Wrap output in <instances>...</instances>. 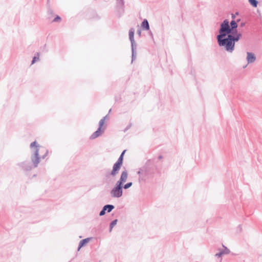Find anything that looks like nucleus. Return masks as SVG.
<instances>
[{
    "mask_svg": "<svg viewBox=\"0 0 262 262\" xmlns=\"http://www.w3.org/2000/svg\"><path fill=\"white\" fill-rule=\"evenodd\" d=\"M223 255V252L221 250L219 253L215 254V256L219 258L221 257Z\"/></svg>",
    "mask_w": 262,
    "mask_h": 262,
    "instance_id": "23",
    "label": "nucleus"
},
{
    "mask_svg": "<svg viewBox=\"0 0 262 262\" xmlns=\"http://www.w3.org/2000/svg\"><path fill=\"white\" fill-rule=\"evenodd\" d=\"M114 208H115V206L113 205H111V204L105 205L103 207L102 209L99 212V215L101 216L105 215L106 212L110 213Z\"/></svg>",
    "mask_w": 262,
    "mask_h": 262,
    "instance_id": "7",
    "label": "nucleus"
},
{
    "mask_svg": "<svg viewBox=\"0 0 262 262\" xmlns=\"http://www.w3.org/2000/svg\"><path fill=\"white\" fill-rule=\"evenodd\" d=\"M111 112V109L110 110L109 113Z\"/></svg>",
    "mask_w": 262,
    "mask_h": 262,
    "instance_id": "33",
    "label": "nucleus"
},
{
    "mask_svg": "<svg viewBox=\"0 0 262 262\" xmlns=\"http://www.w3.org/2000/svg\"><path fill=\"white\" fill-rule=\"evenodd\" d=\"M247 60L248 63H251L254 62L255 61L256 57L253 53L247 52Z\"/></svg>",
    "mask_w": 262,
    "mask_h": 262,
    "instance_id": "11",
    "label": "nucleus"
},
{
    "mask_svg": "<svg viewBox=\"0 0 262 262\" xmlns=\"http://www.w3.org/2000/svg\"><path fill=\"white\" fill-rule=\"evenodd\" d=\"M39 53L37 52L36 53L35 55L33 58L31 64H34L37 60H39Z\"/></svg>",
    "mask_w": 262,
    "mask_h": 262,
    "instance_id": "18",
    "label": "nucleus"
},
{
    "mask_svg": "<svg viewBox=\"0 0 262 262\" xmlns=\"http://www.w3.org/2000/svg\"><path fill=\"white\" fill-rule=\"evenodd\" d=\"M105 127L103 129H100V128H98L96 131H95L91 136L90 139H94L101 135H102L104 131Z\"/></svg>",
    "mask_w": 262,
    "mask_h": 262,
    "instance_id": "10",
    "label": "nucleus"
},
{
    "mask_svg": "<svg viewBox=\"0 0 262 262\" xmlns=\"http://www.w3.org/2000/svg\"><path fill=\"white\" fill-rule=\"evenodd\" d=\"M125 151V150H124L122 151L120 157H119L118 159L117 160V162L114 164L113 169L111 172V175L112 176H116L117 174H118L119 170L120 169L121 166L123 164V156Z\"/></svg>",
    "mask_w": 262,
    "mask_h": 262,
    "instance_id": "6",
    "label": "nucleus"
},
{
    "mask_svg": "<svg viewBox=\"0 0 262 262\" xmlns=\"http://www.w3.org/2000/svg\"><path fill=\"white\" fill-rule=\"evenodd\" d=\"M141 30H138L137 31V34H138L139 36H140V35H141Z\"/></svg>",
    "mask_w": 262,
    "mask_h": 262,
    "instance_id": "29",
    "label": "nucleus"
},
{
    "mask_svg": "<svg viewBox=\"0 0 262 262\" xmlns=\"http://www.w3.org/2000/svg\"><path fill=\"white\" fill-rule=\"evenodd\" d=\"M48 154V150H46L45 154L41 157L42 159H45Z\"/></svg>",
    "mask_w": 262,
    "mask_h": 262,
    "instance_id": "25",
    "label": "nucleus"
},
{
    "mask_svg": "<svg viewBox=\"0 0 262 262\" xmlns=\"http://www.w3.org/2000/svg\"><path fill=\"white\" fill-rule=\"evenodd\" d=\"M117 4L118 5H120L121 6H123L124 5V0H118L117 1Z\"/></svg>",
    "mask_w": 262,
    "mask_h": 262,
    "instance_id": "22",
    "label": "nucleus"
},
{
    "mask_svg": "<svg viewBox=\"0 0 262 262\" xmlns=\"http://www.w3.org/2000/svg\"><path fill=\"white\" fill-rule=\"evenodd\" d=\"M48 13L49 14L52 15L53 14V11L52 9L49 8L48 9Z\"/></svg>",
    "mask_w": 262,
    "mask_h": 262,
    "instance_id": "26",
    "label": "nucleus"
},
{
    "mask_svg": "<svg viewBox=\"0 0 262 262\" xmlns=\"http://www.w3.org/2000/svg\"><path fill=\"white\" fill-rule=\"evenodd\" d=\"M163 158V156L162 155H160L159 157H158V159L159 160H161Z\"/></svg>",
    "mask_w": 262,
    "mask_h": 262,
    "instance_id": "30",
    "label": "nucleus"
},
{
    "mask_svg": "<svg viewBox=\"0 0 262 262\" xmlns=\"http://www.w3.org/2000/svg\"><path fill=\"white\" fill-rule=\"evenodd\" d=\"M60 20H61V17L57 15L54 18V19L52 20V22H57V21H60Z\"/></svg>",
    "mask_w": 262,
    "mask_h": 262,
    "instance_id": "21",
    "label": "nucleus"
},
{
    "mask_svg": "<svg viewBox=\"0 0 262 262\" xmlns=\"http://www.w3.org/2000/svg\"><path fill=\"white\" fill-rule=\"evenodd\" d=\"M18 165L24 170L25 171H29L31 170L33 167H34V166H32L30 162L29 161H24L23 162L18 163Z\"/></svg>",
    "mask_w": 262,
    "mask_h": 262,
    "instance_id": "8",
    "label": "nucleus"
},
{
    "mask_svg": "<svg viewBox=\"0 0 262 262\" xmlns=\"http://www.w3.org/2000/svg\"><path fill=\"white\" fill-rule=\"evenodd\" d=\"M128 176V172L126 169L122 171L120 179L116 183L115 186L110 192L112 198H119L122 196L123 194V184L127 181Z\"/></svg>",
    "mask_w": 262,
    "mask_h": 262,
    "instance_id": "3",
    "label": "nucleus"
},
{
    "mask_svg": "<svg viewBox=\"0 0 262 262\" xmlns=\"http://www.w3.org/2000/svg\"><path fill=\"white\" fill-rule=\"evenodd\" d=\"M91 238L88 237L85 238L84 239H82L80 241L78 247V250L79 251L82 247L85 246L87 243L89 242V241L91 240Z\"/></svg>",
    "mask_w": 262,
    "mask_h": 262,
    "instance_id": "12",
    "label": "nucleus"
},
{
    "mask_svg": "<svg viewBox=\"0 0 262 262\" xmlns=\"http://www.w3.org/2000/svg\"><path fill=\"white\" fill-rule=\"evenodd\" d=\"M141 27L144 30H149V25L148 20L146 19H144L141 24Z\"/></svg>",
    "mask_w": 262,
    "mask_h": 262,
    "instance_id": "13",
    "label": "nucleus"
},
{
    "mask_svg": "<svg viewBox=\"0 0 262 262\" xmlns=\"http://www.w3.org/2000/svg\"><path fill=\"white\" fill-rule=\"evenodd\" d=\"M118 222V220L117 219H115L114 220V221H113L111 223H110V229H109V231L111 232L112 231V229L113 228H114V227L117 224V223Z\"/></svg>",
    "mask_w": 262,
    "mask_h": 262,
    "instance_id": "16",
    "label": "nucleus"
},
{
    "mask_svg": "<svg viewBox=\"0 0 262 262\" xmlns=\"http://www.w3.org/2000/svg\"><path fill=\"white\" fill-rule=\"evenodd\" d=\"M132 126V124H129L124 129V132H126L128 129H129Z\"/></svg>",
    "mask_w": 262,
    "mask_h": 262,
    "instance_id": "24",
    "label": "nucleus"
},
{
    "mask_svg": "<svg viewBox=\"0 0 262 262\" xmlns=\"http://www.w3.org/2000/svg\"><path fill=\"white\" fill-rule=\"evenodd\" d=\"M238 12H236L235 14H232V18L233 19V20L235 18V15H238Z\"/></svg>",
    "mask_w": 262,
    "mask_h": 262,
    "instance_id": "27",
    "label": "nucleus"
},
{
    "mask_svg": "<svg viewBox=\"0 0 262 262\" xmlns=\"http://www.w3.org/2000/svg\"><path fill=\"white\" fill-rule=\"evenodd\" d=\"M153 173L152 161L148 160L145 164L138 169L137 174L139 175V182H145Z\"/></svg>",
    "mask_w": 262,
    "mask_h": 262,
    "instance_id": "4",
    "label": "nucleus"
},
{
    "mask_svg": "<svg viewBox=\"0 0 262 262\" xmlns=\"http://www.w3.org/2000/svg\"><path fill=\"white\" fill-rule=\"evenodd\" d=\"M107 117V115H106L105 117H104L102 119H101L100 120V121L99 122V127L98 128H100V129H103L102 127L103 125H104L105 120Z\"/></svg>",
    "mask_w": 262,
    "mask_h": 262,
    "instance_id": "15",
    "label": "nucleus"
},
{
    "mask_svg": "<svg viewBox=\"0 0 262 262\" xmlns=\"http://www.w3.org/2000/svg\"><path fill=\"white\" fill-rule=\"evenodd\" d=\"M135 29L132 28L129 30V38L132 46H137L134 39Z\"/></svg>",
    "mask_w": 262,
    "mask_h": 262,
    "instance_id": "9",
    "label": "nucleus"
},
{
    "mask_svg": "<svg viewBox=\"0 0 262 262\" xmlns=\"http://www.w3.org/2000/svg\"><path fill=\"white\" fill-rule=\"evenodd\" d=\"M248 2L253 7L256 8L257 7L258 2L257 0H248Z\"/></svg>",
    "mask_w": 262,
    "mask_h": 262,
    "instance_id": "17",
    "label": "nucleus"
},
{
    "mask_svg": "<svg viewBox=\"0 0 262 262\" xmlns=\"http://www.w3.org/2000/svg\"><path fill=\"white\" fill-rule=\"evenodd\" d=\"M240 20V19H237L236 21L232 20L229 24L228 19H225L220 25V28L219 30V34L217 35L216 39L225 37L229 34L235 33L236 30H237V23Z\"/></svg>",
    "mask_w": 262,
    "mask_h": 262,
    "instance_id": "2",
    "label": "nucleus"
},
{
    "mask_svg": "<svg viewBox=\"0 0 262 262\" xmlns=\"http://www.w3.org/2000/svg\"><path fill=\"white\" fill-rule=\"evenodd\" d=\"M35 147L33 150V153L31 156V161L33 164L34 168L37 167L40 162V157L39 156V145H37L36 141L32 142L30 144V147Z\"/></svg>",
    "mask_w": 262,
    "mask_h": 262,
    "instance_id": "5",
    "label": "nucleus"
},
{
    "mask_svg": "<svg viewBox=\"0 0 262 262\" xmlns=\"http://www.w3.org/2000/svg\"><path fill=\"white\" fill-rule=\"evenodd\" d=\"M150 35L152 37H153L152 33L151 32H150Z\"/></svg>",
    "mask_w": 262,
    "mask_h": 262,
    "instance_id": "31",
    "label": "nucleus"
},
{
    "mask_svg": "<svg viewBox=\"0 0 262 262\" xmlns=\"http://www.w3.org/2000/svg\"><path fill=\"white\" fill-rule=\"evenodd\" d=\"M238 227H239V228H240L241 229H242V226H241V225L238 226Z\"/></svg>",
    "mask_w": 262,
    "mask_h": 262,
    "instance_id": "32",
    "label": "nucleus"
},
{
    "mask_svg": "<svg viewBox=\"0 0 262 262\" xmlns=\"http://www.w3.org/2000/svg\"><path fill=\"white\" fill-rule=\"evenodd\" d=\"M131 48H132V62H133L136 58V55H137V52H136L137 46H132Z\"/></svg>",
    "mask_w": 262,
    "mask_h": 262,
    "instance_id": "14",
    "label": "nucleus"
},
{
    "mask_svg": "<svg viewBox=\"0 0 262 262\" xmlns=\"http://www.w3.org/2000/svg\"><path fill=\"white\" fill-rule=\"evenodd\" d=\"M246 23L245 22H242L240 24V27H243L245 26Z\"/></svg>",
    "mask_w": 262,
    "mask_h": 262,
    "instance_id": "28",
    "label": "nucleus"
},
{
    "mask_svg": "<svg viewBox=\"0 0 262 262\" xmlns=\"http://www.w3.org/2000/svg\"><path fill=\"white\" fill-rule=\"evenodd\" d=\"M242 34L236 32L227 35L225 37L220 38L217 39L220 47H224L225 50L230 53H232L234 50L235 43L242 37Z\"/></svg>",
    "mask_w": 262,
    "mask_h": 262,
    "instance_id": "1",
    "label": "nucleus"
},
{
    "mask_svg": "<svg viewBox=\"0 0 262 262\" xmlns=\"http://www.w3.org/2000/svg\"><path fill=\"white\" fill-rule=\"evenodd\" d=\"M133 185V183L132 182H128L126 184H123V188H124V189H128L129 188H130Z\"/></svg>",
    "mask_w": 262,
    "mask_h": 262,
    "instance_id": "20",
    "label": "nucleus"
},
{
    "mask_svg": "<svg viewBox=\"0 0 262 262\" xmlns=\"http://www.w3.org/2000/svg\"><path fill=\"white\" fill-rule=\"evenodd\" d=\"M223 247L224 248V250H222L221 251L223 252V254H228L230 253V250L227 248L226 247H225L224 245H223Z\"/></svg>",
    "mask_w": 262,
    "mask_h": 262,
    "instance_id": "19",
    "label": "nucleus"
}]
</instances>
